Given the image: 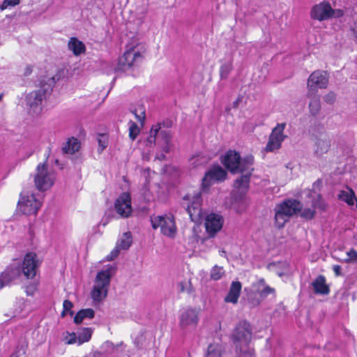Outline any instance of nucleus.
<instances>
[{"instance_id":"obj_30","label":"nucleus","mask_w":357,"mask_h":357,"mask_svg":"<svg viewBox=\"0 0 357 357\" xmlns=\"http://www.w3.org/2000/svg\"><path fill=\"white\" fill-rule=\"evenodd\" d=\"M132 244V235L130 232H126L117 242V248L128 250Z\"/></svg>"},{"instance_id":"obj_43","label":"nucleus","mask_w":357,"mask_h":357,"mask_svg":"<svg viewBox=\"0 0 357 357\" xmlns=\"http://www.w3.org/2000/svg\"><path fill=\"white\" fill-rule=\"evenodd\" d=\"M347 255L348 256V258L344 260V262H357V250L351 249L347 252Z\"/></svg>"},{"instance_id":"obj_12","label":"nucleus","mask_w":357,"mask_h":357,"mask_svg":"<svg viewBox=\"0 0 357 357\" xmlns=\"http://www.w3.org/2000/svg\"><path fill=\"white\" fill-rule=\"evenodd\" d=\"M199 322V311L193 308L183 309L178 317V326L183 331L196 328Z\"/></svg>"},{"instance_id":"obj_51","label":"nucleus","mask_w":357,"mask_h":357,"mask_svg":"<svg viewBox=\"0 0 357 357\" xmlns=\"http://www.w3.org/2000/svg\"><path fill=\"white\" fill-rule=\"evenodd\" d=\"M180 292H189L188 286L189 284L187 282H181L178 284Z\"/></svg>"},{"instance_id":"obj_16","label":"nucleus","mask_w":357,"mask_h":357,"mask_svg":"<svg viewBox=\"0 0 357 357\" xmlns=\"http://www.w3.org/2000/svg\"><path fill=\"white\" fill-rule=\"evenodd\" d=\"M308 197L311 199L310 204L312 208H305L301 213V216L306 219H312L315 215V209H324L325 204L321 199L319 193L316 192L309 191Z\"/></svg>"},{"instance_id":"obj_61","label":"nucleus","mask_w":357,"mask_h":357,"mask_svg":"<svg viewBox=\"0 0 357 357\" xmlns=\"http://www.w3.org/2000/svg\"><path fill=\"white\" fill-rule=\"evenodd\" d=\"M356 201V208H357V199Z\"/></svg>"},{"instance_id":"obj_33","label":"nucleus","mask_w":357,"mask_h":357,"mask_svg":"<svg viewBox=\"0 0 357 357\" xmlns=\"http://www.w3.org/2000/svg\"><path fill=\"white\" fill-rule=\"evenodd\" d=\"M233 69V61L229 59L228 61L223 63L220 69V75L221 79H227Z\"/></svg>"},{"instance_id":"obj_26","label":"nucleus","mask_w":357,"mask_h":357,"mask_svg":"<svg viewBox=\"0 0 357 357\" xmlns=\"http://www.w3.org/2000/svg\"><path fill=\"white\" fill-rule=\"evenodd\" d=\"M314 153L317 156H321L328 152L331 146V142L327 139H318L315 144Z\"/></svg>"},{"instance_id":"obj_29","label":"nucleus","mask_w":357,"mask_h":357,"mask_svg":"<svg viewBox=\"0 0 357 357\" xmlns=\"http://www.w3.org/2000/svg\"><path fill=\"white\" fill-rule=\"evenodd\" d=\"M257 291L261 297H266L275 292V289L265 284L264 279L261 278L257 282Z\"/></svg>"},{"instance_id":"obj_3","label":"nucleus","mask_w":357,"mask_h":357,"mask_svg":"<svg viewBox=\"0 0 357 357\" xmlns=\"http://www.w3.org/2000/svg\"><path fill=\"white\" fill-rule=\"evenodd\" d=\"M115 271L116 268L109 265L106 269L97 273L91 291V297L94 303H101L107 296L111 279Z\"/></svg>"},{"instance_id":"obj_14","label":"nucleus","mask_w":357,"mask_h":357,"mask_svg":"<svg viewBox=\"0 0 357 357\" xmlns=\"http://www.w3.org/2000/svg\"><path fill=\"white\" fill-rule=\"evenodd\" d=\"M328 84L326 73L317 70L313 72L307 80V92L317 93L318 89H326Z\"/></svg>"},{"instance_id":"obj_15","label":"nucleus","mask_w":357,"mask_h":357,"mask_svg":"<svg viewBox=\"0 0 357 357\" xmlns=\"http://www.w3.org/2000/svg\"><path fill=\"white\" fill-rule=\"evenodd\" d=\"M114 208L121 218H128L132 211L130 195L128 192L121 193L115 201Z\"/></svg>"},{"instance_id":"obj_17","label":"nucleus","mask_w":357,"mask_h":357,"mask_svg":"<svg viewBox=\"0 0 357 357\" xmlns=\"http://www.w3.org/2000/svg\"><path fill=\"white\" fill-rule=\"evenodd\" d=\"M224 219L217 213H210L205 219L206 231L210 237H213L222 227Z\"/></svg>"},{"instance_id":"obj_41","label":"nucleus","mask_w":357,"mask_h":357,"mask_svg":"<svg viewBox=\"0 0 357 357\" xmlns=\"http://www.w3.org/2000/svg\"><path fill=\"white\" fill-rule=\"evenodd\" d=\"M99 144L98 151L102 152L107 146V137L105 135H99L98 138Z\"/></svg>"},{"instance_id":"obj_19","label":"nucleus","mask_w":357,"mask_h":357,"mask_svg":"<svg viewBox=\"0 0 357 357\" xmlns=\"http://www.w3.org/2000/svg\"><path fill=\"white\" fill-rule=\"evenodd\" d=\"M277 208L289 218L301 211V204L295 199H288L278 205Z\"/></svg>"},{"instance_id":"obj_7","label":"nucleus","mask_w":357,"mask_h":357,"mask_svg":"<svg viewBox=\"0 0 357 357\" xmlns=\"http://www.w3.org/2000/svg\"><path fill=\"white\" fill-rule=\"evenodd\" d=\"M162 123L153 125L150 130L149 136L146 139V144H155L156 140L162 146V150L168 153L171 147L172 135L169 130H162Z\"/></svg>"},{"instance_id":"obj_25","label":"nucleus","mask_w":357,"mask_h":357,"mask_svg":"<svg viewBox=\"0 0 357 357\" xmlns=\"http://www.w3.org/2000/svg\"><path fill=\"white\" fill-rule=\"evenodd\" d=\"M338 199L346 202L349 206H353L356 197L354 190L351 188H347L345 190L340 191Z\"/></svg>"},{"instance_id":"obj_20","label":"nucleus","mask_w":357,"mask_h":357,"mask_svg":"<svg viewBox=\"0 0 357 357\" xmlns=\"http://www.w3.org/2000/svg\"><path fill=\"white\" fill-rule=\"evenodd\" d=\"M241 288L242 285L240 282H232L228 294L225 298V301L234 304L236 303L241 294Z\"/></svg>"},{"instance_id":"obj_48","label":"nucleus","mask_w":357,"mask_h":357,"mask_svg":"<svg viewBox=\"0 0 357 357\" xmlns=\"http://www.w3.org/2000/svg\"><path fill=\"white\" fill-rule=\"evenodd\" d=\"M350 33L353 40L357 43V18L350 26Z\"/></svg>"},{"instance_id":"obj_50","label":"nucleus","mask_w":357,"mask_h":357,"mask_svg":"<svg viewBox=\"0 0 357 357\" xmlns=\"http://www.w3.org/2000/svg\"><path fill=\"white\" fill-rule=\"evenodd\" d=\"M119 250L120 248H117V246H116L115 249H114L109 255L107 257V261H112L114 259H115L119 254Z\"/></svg>"},{"instance_id":"obj_36","label":"nucleus","mask_w":357,"mask_h":357,"mask_svg":"<svg viewBox=\"0 0 357 357\" xmlns=\"http://www.w3.org/2000/svg\"><path fill=\"white\" fill-rule=\"evenodd\" d=\"M224 273L225 272L222 266L215 265L211 271L210 277L213 280H218L222 277Z\"/></svg>"},{"instance_id":"obj_53","label":"nucleus","mask_w":357,"mask_h":357,"mask_svg":"<svg viewBox=\"0 0 357 357\" xmlns=\"http://www.w3.org/2000/svg\"><path fill=\"white\" fill-rule=\"evenodd\" d=\"M137 119L139 121H143L145 119V111L144 109H140V112L139 114H137V110L134 112Z\"/></svg>"},{"instance_id":"obj_39","label":"nucleus","mask_w":357,"mask_h":357,"mask_svg":"<svg viewBox=\"0 0 357 357\" xmlns=\"http://www.w3.org/2000/svg\"><path fill=\"white\" fill-rule=\"evenodd\" d=\"M236 350L238 352V357H255L253 351L247 349V347H239Z\"/></svg>"},{"instance_id":"obj_52","label":"nucleus","mask_w":357,"mask_h":357,"mask_svg":"<svg viewBox=\"0 0 357 357\" xmlns=\"http://www.w3.org/2000/svg\"><path fill=\"white\" fill-rule=\"evenodd\" d=\"M321 181L318 179L312 185V190H307V193L309 192V191H312V192H316L317 193H319L318 192H317V190H319L321 188Z\"/></svg>"},{"instance_id":"obj_37","label":"nucleus","mask_w":357,"mask_h":357,"mask_svg":"<svg viewBox=\"0 0 357 357\" xmlns=\"http://www.w3.org/2000/svg\"><path fill=\"white\" fill-rule=\"evenodd\" d=\"M206 357H221L220 347L218 344H210Z\"/></svg>"},{"instance_id":"obj_31","label":"nucleus","mask_w":357,"mask_h":357,"mask_svg":"<svg viewBox=\"0 0 357 357\" xmlns=\"http://www.w3.org/2000/svg\"><path fill=\"white\" fill-rule=\"evenodd\" d=\"M286 127V123H278L272 130L270 137H273L274 138H278L280 140H284L287 137L285 135H284V130Z\"/></svg>"},{"instance_id":"obj_11","label":"nucleus","mask_w":357,"mask_h":357,"mask_svg":"<svg viewBox=\"0 0 357 357\" xmlns=\"http://www.w3.org/2000/svg\"><path fill=\"white\" fill-rule=\"evenodd\" d=\"M252 329L250 324L245 321H240L232 333L233 341L236 349L239 347H248L251 341Z\"/></svg>"},{"instance_id":"obj_18","label":"nucleus","mask_w":357,"mask_h":357,"mask_svg":"<svg viewBox=\"0 0 357 357\" xmlns=\"http://www.w3.org/2000/svg\"><path fill=\"white\" fill-rule=\"evenodd\" d=\"M201 193L197 192L192 198L190 204L188 205L186 211L192 222H199L202 217L201 208Z\"/></svg>"},{"instance_id":"obj_10","label":"nucleus","mask_w":357,"mask_h":357,"mask_svg":"<svg viewBox=\"0 0 357 357\" xmlns=\"http://www.w3.org/2000/svg\"><path fill=\"white\" fill-rule=\"evenodd\" d=\"M41 205V202L36 198L35 194L24 190L20 194L17 208L23 214L36 215Z\"/></svg>"},{"instance_id":"obj_55","label":"nucleus","mask_w":357,"mask_h":357,"mask_svg":"<svg viewBox=\"0 0 357 357\" xmlns=\"http://www.w3.org/2000/svg\"><path fill=\"white\" fill-rule=\"evenodd\" d=\"M242 204H243V208H238V209H237V211H238V212H239V213H241V211H243L244 210V208H245L247 206V205H248V203H247V202H246V200H245V198L244 197H242Z\"/></svg>"},{"instance_id":"obj_13","label":"nucleus","mask_w":357,"mask_h":357,"mask_svg":"<svg viewBox=\"0 0 357 357\" xmlns=\"http://www.w3.org/2000/svg\"><path fill=\"white\" fill-rule=\"evenodd\" d=\"M226 176L227 172L220 165L214 166L205 174L202 178V190H207L213 182L224 181Z\"/></svg>"},{"instance_id":"obj_23","label":"nucleus","mask_w":357,"mask_h":357,"mask_svg":"<svg viewBox=\"0 0 357 357\" xmlns=\"http://www.w3.org/2000/svg\"><path fill=\"white\" fill-rule=\"evenodd\" d=\"M314 293L317 294H328L329 287L326 284V279L323 275L318 276L312 282Z\"/></svg>"},{"instance_id":"obj_27","label":"nucleus","mask_w":357,"mask_h":357,"mask_svg":"<svg viewBox=\"0 0 357 357\" xmlns=\"http://www.w3.org/2000/svg\"><path fill=\"white\" fill-rule=\"evenodd\" d=\"M68 47L75 55H79L85 50V46L83 43L77 40L76 38H70L68 43Z\"/></svg>"},{"instance_id":"obj_32","label":"nucleus","mask_w":357,"mask_h":357,"mask_svg":"<svg viewBox=\"0 0 357 357\" xmlns=\"http://www.w3.org/2000/svg\"><path fill=\"white\" fill-rule=\"evenodd\" d=\"M93 330L91 328H84L78 333L77 340L78 344L80 345L84 342L89 341L91 337Z\"/></svg>"},{"instance_id":"obj_9","label":"nucleus","mask_w":357,"mask_h":357,"mask_svg":"<svg viewBox=\"0 0 357 357\" xmlns=\"http://www.w3.org/2000/svg\"><path fill=\"white\" fill-rule=\"evenodd\" d=\"M152 227L154 229L160 228V231L165 236L174 238L176 234V227L173 215H158L151 218Z\"/></svg>"},{"instance_id":"obj_54","label":"nucleus","mask_w":357,"mask_h":357,"mask_svg":"<svg viewBox=\"0 0 357 357\" xmlns=\"http://www.w3.org/2000/svg\"><path fill=\"white\" fill-rule=\"evenodd\" d=\"M333 270L337 276L341 275V266L340 265H334L333 266Z\"/></svg>"},{"instance_id":"obj_45","label":"nucleus","mask_w":357,"mask_h":357,"mask_svg":"<svg viewBox=\"0 0 357 357\" xmlns=\"http://www.w3.org/2000/svg\"><path fill=\"white\" fill-rule=\"evenodd\" d=\"M64 340L66 341V343L68 344H72L77 342L78 343L77 337L75 333H67L66 335L64 337Z\"/></svg>"},{"instance_id":"obj_46","label":"nucleus","mask_w":357,"mask_h":357,"mask_svg":"<svg viewBox=\"0 0 357 357\" xmlns=\"http://www.w3.org/2000/svg\"><path fill=\"white\" fill-rule=\"evenodd\" d=\"M20 3V0H4L1 5V10H5L10 6H15Z\"/></svg>"},{"instance_id":"obj_49","label":"nucleus","mask_w":357,"mask_h":357,"mask_svg":"<svg viewBox=\"0 0 357 357\" xmlns=\"http://www.w3.org/2000/svg\"><path fill=\"white\" fill-rule=\"evenodd\" d=\"M36 287H37V283L35 282L31 284L29 286H27L26 289L27 295H29V296L33 295L35 291L36 290Z\"/></svg>"},{"instance_id":"obj_34","label":"nucleus","mask_w":357,"mask_h":357,"mask_svg":"<svg viewBox=\"0 0 357 357\" xmlns=\"http://www.w3.org/2000/svg\"><path fill=\"white\" fill-rule=\"evenodd\" d=\"M208 161V158L207 157L202 155H197L190 159V165L192 167H197L206 164Z\"/></svg>"},{"instance_id":"obj_44","label":"nucleus","mask_w":357,"mask_h":357,"mask_svg":"<svg viewBox=\"0 0 357 357\" xmlns=\"http://www.w3.org/2000/svg\"><path fill=\"white\" fill-rule=\"evenodd\" d=\"M323 99L326 103L332 105L336 100V94L333 91H330L324 96Z\"/></svg>"},{"instance_id":"obj_40","label":"nucleus","mask_w":357,"mask_h":357,"mask_svg":"<svg viewBox=\"0 0 357 357\" xmlns=\"http://www.w3.org/2000/svg\"><path fill=\"white\" fill-rule=\"evenodd\" d=\"M73 307V304L71 301L68 300H65L63 303V311L61 312V316L64 317L68 312L70 313L71 316L73 315V312L71 310V309Z\"/></svg>"},{"instance_id":"obj_1","label":"nucleus","mask_w":357,"mask_h":357,"mask_svg":"<svg viewBox=\"0 0 357 357\" xmlns=\"http://www.w3.org/2000/svg\"><path fill=\"white\" fill-rule=\"evenodd\" d=\"M38 266V261L36 259V255L32 252L26 254L21 268L18 265L11 264L1 274L0 289L17 279L21 272L27 279L33 278L36 274Z\"/></svg>"},{"instance_id":"obj_56","label":"nucleus","mask_w":357,"mask_h":357,"mask_svg":"<svg viewBox=\"0 0 357 357\" xmlns=\"http://www.w3.org/2000/svg\"><path fill=\"white\" fill-rule=\"evenodd\" d=\"M271 137V138H273V139L276 143H278V146L280 148V146H281V144H282V142L284 140H280V139H278V138H274V137Z\"/></svg>"},{"instance_id":"obj_59","label":"nucleus","mask_w":357,"mask_h":357,"mask_svg":"<svg viewBox=\"0 0 357 357\" xmlns=\"http://www.w3.org/2000/svg\"><path fill=\"white\" fill-rule=\"evenodd\" d=\"M3 98V94L0 93V102L2 100Z\"/></svg>"},{"instance_id":"obj_22","label":"nucleus","mask_w":357,"mask_h":357,"mask_svg":"<svg viewBox=\"0 0 357 357\" xmlns=\"http://www.w3.org/2000/svg\"><path fill=\"white\" fill-rule=\"evenodd\" d=\"M307 96L310 98L308 105L310 113L312 116H315L319 113L321 109L320 98L317 93L312 92H307Z\"/></svg>"},{"instance_id":"obj_58","label":"nucleus","mask_w":357,"mask_h":357,"mask_svg":"<svg viewBox=\"0 0 357 357\" xmlns=\"http://www.w3.org/2000/svg\"><path fill=\"white\" fill-rule=\"evenodd\" d=\"M165 158L164 154H161L160 156H157L159 160H163Z\"/></svg>"},{"instance_id":"obj_5","label":"nucleus","mask_w":357,"mask_h":357,"mask_svg":"<svg viewBox=\"0 0 357 357\" xmlns=\"http://www.w3.org/2000/svg\"><path fill=\"white\" fill-rule=\"evenodd\" d=\"M142 59V54L137 46H128L123 55L119 57L115 71L126 72L132 69Z\"/></svg>"},{"instance_id":"obj_42","label":"nucleus","mask_w":357,"mask_h":357,"mask_svg":"<svg viewBox=\"0 0 357 357\" xmlns=\"http://www.w3.org/2000/svg\"><path fill=\"white\" fill-rule=\"evenodd\" d=\"M280 149V147L278 146V144L276 143L273 139V138H271L269 136L268 141L267 144H266V146L265 147L266 151L272 152V151H274L275 150H277V149Z\"/></svg>"},{"instance_id":"obj_21","label":"nucleus","mask_w":357,"mask_h":357,"mask_svg":"<svg viewBox=\"0 0 357 357\" xmlns=\"http://www.w3.org/2000/svg\"><path fill=\"white\" fill-rule=\"evenodd\" d=\"M253 170L252 166L250 170L245 171V174L237 178L234 183V188L238 190L241 194H244L249 187L251 172Z\"/></svg>"},{"instance_id":"obj_28","label":"nucleus","mask_w":357,"mask_h":357,"mask_svg":"<svg viewBox=\"0 0 357 357\" xmlns=\"http://www.w3.org/2000/svg\"><path fill=\"white\" fill-rule=\"evenodd\" d=\"M95 314L94 310L91 308L79 310L74 317V322L77 324H80L85 318L92 319Z\"/></svg>"},{"instance_id":"obj_60","label":"nucleus","mask_w":357,"mask_h":357,"mask_svg":"<svg viewBox=\"0 0 357 357\" xmlns=\"http://www.w3.org/2000/svg\"><path fill=\"white\" fill-rule=\"evenodd\" d=\"M104 226H105L107 225V222H105L102 224Z\"/></svg>"},{"instance_id":"obj_4","label":"nucleus","mask_w":357,"mask_h":357,"mask_svg":"<svg viewBox=\"0 0 357 357\" xmlns=\"http://www.w3.org/2000/svg\"><path fill=\"white\" fill-rule=\"evenodd\" d=\"M254 158L252 156H248L243 160L238 153L234 151H229L225 155L222 160L225 167L232 173L243 172L250 169L252 166Z\"/></svg>"},{"instance_id":"obj_57","label":"nucleus","mask_w":357,"mask_h":357,"mask_svg":"<svg viewBox=\"0 0 357 357\" xmlns=\"http://www.w3.org/2000/svg\"><path fill=\"white\" fill-rule=\"evenodd\" d=\"M31 71H32V70H31V67H30V66H27V67L26 68V71H25V73H24V75H29V74L31 73Z\"/></svg>"},{"instance_id":"obj_35","label":"nucleus","mask_w":357,"mask_h":357,"mask_svg":"<svg viewBox=\"0 0 357 357\" xmlns=\"http://www.w3.org/2000/svg\"><path fill=\"white\" fill-rule=\"evenodd\" d=\"M289 218V217L283 214L278 208H275V225L278 228H282Z\"/></svg>"},{"instance_id":"obj_24","label":"nucleus","mask_w":357,"mask_h":357,"mask_svg":"<svg viewBox=\"0 0 357 357\" xmlns=\"http://www.w3.org/2000/svg\"><path fill=\"white\" fill-rule=\"evenodd\" d=\"M80 148V143L77 139L72 137L69 139L62 147L64 153L73 154L78 151Z\"/></svg>"},{"instance_id":"obj_6","label":"nucleus","mask_w":357,"mask_h":357,"mask_svg":"<svg viewBox=\"0 0 357 357\" xmlns=\"http://www.w3.org/2000/svg\"><path fill=\"white\" fill-rule=\"evenodd\" d=\"M55 178L54 172L49 169L45 162L38 165L34 175V183L39 191L50 189L53 185Z\"/></svg>"},{"instance_id":"obj_8","label":"nucleus","mask_w":357,"mask_h":357,"mask_svg":"<svg viewBox=\"0 0 357 357\" xmlns=\"http://www.w3.org/2000/svg\"><path fill=\"white\" fill-rule=\"evenodd\" d=\"M343 15L344 12L342 10L333 9L331 4L326 1L314 5L310 11L311 18L320 22L331 18H337Z\"/></svg>"},{"instance_id":"obj_38","label":"nucleus","mask_w":357,"mask_h":357,"mask_svg":"<svg viewBox=\"0 0 357 357\" xmlns=\"http://www.w3.org/2000/svg\"><path fill=\"white\" fill-rule=\"evenodd\" d=\"M129 124V137L132 140H135L139 132V129L137 125L131 121Z\"/></svg>"},{"instance_id":"obj_2","label":"nucleus","mask_w":357,"mask_h":357,"mask_svg":"<svg viewBox=\"0 0 357 357\" xmlns=\"http://www.w3.org/2000/svg\"><path fill=\"white\" fill-rule=\"evenodd\" d=\"M59 79V76L57 75L47 77L40 81V89L33 91L27 95L26 102L30 112L36 115L41 112L43 100L46 98V95L50 93Z\"/></svg>"},{"instance_id":"obj_47","label":"nucleus","mask_w":357,"mask_h":357,"mask_svg":"<svg viewBox=\"0 0 357 357\" xmlns=\"http://www.w3.org/2000/svg\"><path fill=\"white\" fill-rule=\"evenodd\" d=\"M102 347L104 349L105 352L107 354H112L116 349L115 345L109 341H106L105 342H104Z\"/></svg>"}]
</instances>
